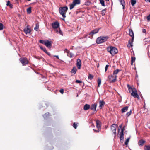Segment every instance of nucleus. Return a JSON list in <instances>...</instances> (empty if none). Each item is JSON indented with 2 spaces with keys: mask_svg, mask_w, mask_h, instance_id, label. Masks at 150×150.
<instances>
[{
  "mask_svg": "<svg viewBox=\"0 0 150 150\" xmlns=\"http://www.w3.org/2000/svg\"><path fill=\"white\" fill-rule=\"evenodd\" d=\"M128 89L129 92L131 93L132 96H133L134 98H139V96L137 93V90L135 88H132L129 85H127Z\"/></svg>",
  "mask_w": 150,
  "mask_h": 150,
  "instance_id": "nucleus-1",
  "label": "nucleus"
},
{
  "mask_svg": "<svg viewBox=\"0 0 150 150\" xmlns=\"http://www.w3.org/2000/svg\"><path fill=\"white\" fill-rule=\"evenodd\" d=\"M108 52H109L112 56H114L118 52L117 49L115 47L112 46L108 47L107 48Z\"/></svg>",
  "mask_w": 150,
  "mask_h": 150,
  "instance_id": "nucleus-2",
  "label": "nucleus"
},
{
  "mask_svg": "<svg viewBox=\"0 0 150 150\" xmlns=\"http://www.w3.org/2000/svg\"><path fill=\"white\" fill-rule=\"evenodd\" d=\"M68 9V7L66 6L60 7L59 9V12L60 14L62 15L64 18L66 17V13Z\"/></svg>",
  "mask_w": 150,
  "mask_h": 150,
  "instance_id": "nucleus-3",
  "label": "nucleus"
},
{
  "mask_svg": "<svg viewBox=\"0 0 150 150\" xmlns=\"http://www.w3.org/2000/svg\"><path fill=\"white\" fill-rule=\"evenodd\" d=\"M108 38V36H100L97 38L96 42L97 44H100L105 42Z\"/></svg>",
  "mask_w": 150,
  "mask_h": 150,
  "instance_id": "nucleus-4",
  "label": "nucleus"
},
{
  "mask_svg": "<svg viewBox=\"0 0 150 150\" xmlns=\"http://www.w3.org/2000/svg\"><path fill=\"white\" fill-rule=\"evenodd\" d=\"M129 35L132 37V38L131 40L130 41H129V44H128L127 46H129V47L132 46V43L133 42L134 38V33L132 30L131 29H129Z\"/></svg>",
  "mask_w": 150,
  "mask_h": 150,
  "instance_id": "nucleus-5",
  "label": "nucleus"
},
{
  "mask_svg": "<svg viewBox=\"0 0 150 150\" xmlns=\"http://www.w3.org/2000/svg\"><path fill=\"white\" fill-rule=\"evenodd\" d=\"M80 0H74L72 3L70 5V9L71 10L75 6L77 5H79L80 4Z\"/></svg>",
  "mask_w": 150,
  "mask_h": 150,
  "instance_id": "nucleus-6",
  "label": "nucleus"
},
{
  "mask_svg": "<svg viewBox=\"0 0 150 150\" xmlns=\"http://www.w3.org/2000/svg\"><path fill=\"white\" fill-rule=\"evenodd\" d=\"M19 60L20 62L22 64L23 66L25 65L28 64V60L26 58H20L19 59Z\"/></svg>",
  "mask_w": 150,
  "mask_h": 150,
  "instance_id": "nucleus-7",
  "label": "nucleus"
},
{
  "mask_svg": "<svg viewBox=\"0 0 150 150\" xmlns=\"http://www.w3.org/2000/svg\"><path fill=\"white\" fill-rule=\"evenodd\" d=\"M116 75L113 76L112 75L108 76V78L110 80V83L115 82L116 80Z\"/></svg>",
  "mask_w": 150,
  "mask_h": 150,
  "instance_id": "nucleus-8",
  "label": "nucleus"
},
{
  "mask_svg": "<svg viewBox=\"0 0 150 150\" xmlns=\"http://www.w3.org/2000/svg\"><path fill=\"white\" fill-rule=\"evenodd\" d=\"M117 127V125L114 124H112L111 127V129L112 132L115 135V137L116 135V128Z\"/></svg>",
  "mask_w": 150,
  "mask_h": 150,
  "instance_id": "nucleus-9",
  "label": "nucleus"
},
{
  "mask_svg": "<svg viewBox=\"0 0 150 150\" xmlns=\"http://www.w3.org/2000/svg\"><path fill=\"white\" fill-rule=\"evenodd\" d=\"M59 26V23L58 21H55L52 23V26L54 29H57Z\"/></svg>",
  "mask_w": 150,
  "mask_h": 150,
  "instance_id": "nucleus-10",
  "label": "nucleus"
},
{
  "mask_svg": "<svg viewBox=\"0 0 150 150\" xmlns=\"http://www.w3.org/2000/svg\"><path fill=\"white\" fill-rule=\"evenodd\" d=\"M81 61L79 59H78L76 61V66L78 69H80L81 66Z\"/></svg>",
  "mask_w": 150,
  "mask_h": 150,
  "instance_id": "nucleus-11",
  "label": "nucleus"
},
{
  "mask_svg": "<svg viewBox=\"0 0 150 150\" xmlns=\"http://www.w3.org/2000/svg\"><path fill=\"white\" fill-rule=\"evenodd\" d=\"M52 42L51 41H50L48 40H46L45 43V45L48 48H50L51 46V44Z\"/></svg>",
  "mask_w": 150,
  "mask_h": 150,
  "instance_id": "nucleus-12",
  "label": "nucleus"
},
{
  "mask_svg": "<svg viewBox=\"0 0 150 150\" xmlns=\"http://www.w3.org/2000/svg\"><path fill=\"white\" fill-rule=\"evenodd\" d=\"M99 30V29H96L95 30H93L91 32L89 33V35H90L91 36H93L94 34H95L98 33Z\"/></svg>",
  "mask_w": 150,
  "mask_h": 150,
  "instance_id": "nucleus-13",
  "label": "nucleus"
},
{
  "mask_svg": "<svg viewBox=\"0 0 150 150\" xmlns=\"http://www.w3.org/2000/svg\"><path fill=\"white\" fill-rule=\"evenodd\" d=\"M97 107V104H92L91 107H90V108L91 110H93V111H96V109Z\"/></svg>",
  "mask_w": 150,
  "mask_h": 150,
  "instance_id": "nucleus-14",
  "label": "nucleus"
},
{
  "mask_svg": "<svg viewBox=\"0 0 150 150\" xmlns=\"http://www.w3.org/2000/svg\"><path fill=\"white\" fill-rule=\"evenodd\" d=\"M99 108L100 109H101L104 106L105 103L103 100H100L99 102Z\"/></svg>",
  "mask_w": 150,
  "mask_h": 150,
  "instance_id": "nucleus-15",
  "label": "nucleus"
},
{
  "mask_svg": "<svg viewBox=\"0 0 150 150\" xmlns=\"http://www.w3.org/2000/svg\"><path fill=\"white\" fill-rule=\"evenodd\" d=\"M145 142L146 141L143 139L140 140L138 142L139 145L140 146H142L143 145L144 143H145Z\"/></svg>",
  "mask_w": 150,
  "mask_h": 150,
  "instance_id": "nucleus-16",
  "label": "nucleus"
},
{
  "mask_svg": "<svg viewBox=\"0 0 150 150\" xmlns=\"http://www.w3.org/2000/svg\"><path fill=\"white\" fill-rule=\"evenodd\" d=\"M100 123V122L99 120H97L96 121V127L98 129L100 128L101 125Z\"/></svg>",
  "mask_w": 150,
  "mask_h": 150,
  "instance_id": "nucleus-17",
  "label": "nucleus"
},
{
  "mask_svg": "<svg viewBox=\"0 0 150 150\" xmlns=\"http://www.w3.org/2000/svg\"><path fill=\"white\" fill-rule=\"evenodd\" d=\"M24 31L26 34L30 33L31 32L30 29L28 28H26L24 30Z\"/></svg>",
  "mask_w": 150,
  "mask_h": 150,
  "instance_id": "nucleus-18",
  "label": "nucleus"
},
{
  "mask_svg": "<svg viewBox=\"0 0 150 150\" xmlns=\"http://www.w3.org/2000/svg\"><path fill=\"white\" fill-rule=\"evenodd\" d=\"M128 108V107L127 106L124 107L121 109L122 112L123 113L126 112Z\"/></svg>",
  "mask_w": 150,
  "mask_h": 150,
  "instance_id": "nucleus-19",
  "label": "nucleus"
},
{
  "mask_svg": "<svg viewBox=\"0 0 150 150\" xmlns=\"http://www.w3.org/2000/svg\"><path fill=\"white\" fill-rule=\"evenodd\" d=\"M123 131L124 130L122 129L121 130V131L120 133V139H122L124 140V133H123Z\"/></svg>",
  "mask_w": 150,
  "mask_h": 150,
  "instance_id": "nucleus-20",
  "label": "nucleus"
},
{
  "mask_svg": "<svg viewBox=\"0 0 150 150\" xmlns=\"http://www.w3.org/2000/svg\"><path fill=\"white\" fill-rule=\"evenodd\" d=\"M121 4L122 5L123 7V9H124L125 6V1L124 0H119Z\"/></svg>",
  "mask_w": 150,
  "mask_h": 150,
  "instance_id": "nucleus-21",
  "label": "nucleus"
},
{
  "mask_svg": "<svg viewBox=\"0 0 150 150\" xmlns=\"http://www.w3.org/2000/svg\"><path fill=\"white\" fill-rule=\"evenodd\" d=\"M90 108V106L88 104H86L84 106L83 109L85 110H87Z\"/></svg>",
  "mask_w": 150,
  "mask_h": 150,
  "instance_id": "nucleus-22",
  "label": "nucleus"
},
{
  "mask_svg": "<svg viewBox=\"0 0 150 150\" xmlns=\"http://www.w3.org/2000/svg\"><path fill=\"white\" fill-rule=\"evenodd\" d=\"M77 69L76 67H74L71 69V73L75 74L76 72Z\"/></svg>",
  "mask_w": 150,
  "mask_h": 150,
  "instance_id": "nucleus-23",
  "label": "nucleus"
},
{
  "mask_svg": "<svg viewBox=\"0 0 150 150\" xmlns=\"http://www.w3.org/2000/svg\"><path fill=\"white\" fill-rule=\"evenodd\" d=\"M55 30L57 33H59V34L63 35V33L62 32L60 28H58L55 29Z\"/></svg>",
  "mask_w": 150,
  "mask_h": 150,
  "instance_id": "nucleus-24",
  "label": "nucleus"
},
{
  "mask_svg": "<svg viewBox=\"0 0 150 150\" xmlns=\"http://www.w3.org/2000/svg\"><path fill=\"white\" fill-rule=\"evenodd\" d=\"M144 150H150V145H146L144 147Z\"/></svg>",
  "mask_w": 150,
  "mask_h": 150,
  "instance_id": "nucleus-25",
  "label": "nucleus"
},
{
  "mask_svg": "<svg viewBox=\"0 0 150 150\" xmlns=\"http://www.w3.org/2000/svg\"><path fill=\"white\" fill-rule=\"evenodd\" d=\"M120 71V70L118 69L114 71L113 73V75H116V74H117L119 71Z\"/></svg>",
  "mask_w": 150,
  "mask_h": 150,
  "instance_id": "nucleus-26",
  "label": "nucleus"
},
{
  "mask_svg": "<svg viewBox=\"0 0 150 150\" xmlns=\"http://www.w3.org/2000/svg\"><path fill=\"white\" fill-rule=\"evenodd\" d=\"M31 7H30L27 9V12L28 14H30L31 13Z\"/></svg>",
  "mask_w": 150,
  "mask_h": 150,
  "instance_id": "nucleus-27",
  "label": "nucleus"
},
{
  "mask_svg": "<svg viewBox=\"0 0 150 150\" xmlns=\"http://www.w3.org/2000/svg\"><path fill=\"white\" fill-rule=\"evenodd\" d=\"M49 116V113L48 112L45 113L43 115V117L45 119H46Z\"/></svg>",
  "mask_w": 150,
  "mask_h": 150,
  "instance_id": "nucleus-28",
  "label": "nucleus"
},
{
  "mask_svg": "<svg viewBox=\"0 0 150 150\" xmlns=\"http://www.w3.org/2000/svg\"><path fill=\"white\" fill-rule=\"evenodd\" d=\"M98 87H99L101 83V79L99 78L98 79Z\"/></svg>",
  "mask_w": 150,
  "mask_h": 150,
  "instance_id": "nucleus-29",
  "label": "nucleus"
},
{
  "mask_svg": "<svg viewBox=\"0 0 150 150\" xmlns=\"http://www.w3.org/2000/svg\"><path fill=\"white\" fill-rule=\"evenodd\" d=\"M74 55V54L71 52H69L68 53H67V56L70 58H72Z\"/></svg>",
  "mask_w": 150,
  "mask_h": 150,
  "instance_id": "nucleus-30",
  "label": "nucleus"
},
{
  "mask_svg": "<svg viewBox=\"0 0 150 150\" xmlns=\"http://www.w3.org/2000/svg\"><path fill=\"white\" fill-rule=\"evenodd\" d=\"M136 1L135 0H131V4L132 6H134L136 4Z\"/></svg>",
  "mask_w": 150,
  "mask_h": 150,
  "instance_id": "nucleus-31",
  "label": "nucleus"
},
{
  "mask_svg": "<svg viewBox=\"0 0 150 150\" xmlns=\"http://www.w3.org/2000/svg\"><path fill=\"white\" fill-rule=\"evenodd\" d=\"M39 29V25L38 23L36 24L35 27H34V29L35 30L37 31Z\"/></svg>",
  "mask_w": 150,
  "mask_h": 150,
  "instance_id": "nucleus-32",
  "label": "nucleus"
},
{
  "mask_svg": "<svg viewBox=\"0 0 150 150\" xmlns=\"http://www.w3.org/2000/svg\"><path fill=\"white\" fill-rule=\"evenodd\" d=\"M130 138H127L125 142V144L126 145H127L128 144V142Z\"/></svg>",
  "mask_w": 150,
  "mask_h": 150,
  "instance_id": "nucleus-33",
  "label": "nucleus"
},
{
  "mask_svg": "<svg viewBox=\"0 0 150 150\" xmlns=\"http://www.w3.org/2000/svg\"><path fill=\"white\" fill-rule=\"evenodd\" d=\"M100 2L103 6H105V5L104 4V0H100Z\"/></svg>",
  "mask_w": 150,
  "mask_h": 150,
  "instance_id": "nucleus-34",
  "label": "nucleus"
},
{
  "mask_svg": "<svg viewBox=\"0 0 150 150\" xmlns=\"http://www.w3.org/2000/svg\"><path fill=\"white\" fill-rule=\"evenodd\" d=\"M6 5L7 6H9L10 7H12V5L10 4V1H8L7 2V3L6 4Z\"/></svg>",
  "mask_w": 150,
  "mask_h": 150,
  "instance_id": "nucleus-35",
  "label": "nucleus"
},
{
  "mask_svg": "<svg viewBox=\"0 0 150 150\" xmlns=\"http://www.w3.org/2000/svg\"><path fill=\"white\" fill-rule=\"evenodd\" d=\"M105 9L101 11V14L102 16H104L105 14Z\"/></svg>",
  "mask_w": 150,
  "mask_h": 150,
  "instance_id": "nucleus-36",
  "label": "nucleus"
},
{
  "mask_svg": "<svg viewBox=\"0 0 150 150\" xmlns=\"http://www.w3.org/2000/svg\"><path fill=\"white\" fill-rule=\"evenodd\" d=\"M93 76L91 74H89L88 76V79L91 80L93 79Z\"/></svg>",
  "mask_w": 150,
  "mask_h": 150,
  "instance_id": "nucleus-37",
  "label": "nucleus"
},
{
  "mask_svg": "<svg viewBox=\"0 0 150 150\" xmlns=\"http://www.w3.org/2000/svg\"><path fill=\"white\" fill-rule=\"evenodd\" d=\"M40 47L44 52L46 51V50L45 48L43 47L42 46H40Z\"/></svg>",
  "mask_w": 150,
  "mask_h": 150,
  "instance_id": "nucleus-38",
  "label": "nucleus"
},
{
  "mask_svg": "<svg viewBox=\"0 0 150 150\" xmlns=\"http://www.w3.org/2000/svg\"><path fill=\"white\" fill-rule=\"evenodd\" d=\"M91 4V2H90V1H87L85 2V5H86L87 6H88L90 5Z\"/></svg>",
  "mask_w": 150,
  "mask_h": 150,
  "instance_id": "nucleus-39",
  "label": "nucleus"
},
{
  "mask_svg": "<svg viewBox=\"0 0 150 150\" xmlns=\"http://www.w3.org/2000/svg\"><path fill=\"white\" fill-rule=\"evenodd\" d=\"M131 113H132V111H131V110L129 112H127L126 113V115L127 116H129L131 115Z\"/></svg>",
  "mask_w": 150,
  "mask_h": 150,
  "instance_id": "nucleus-40",
  "label": "nucleus"
},
{
  "mask_svg": "<svg viewBox=\"0 0 150 150\" xmlns=\"http://www.w3.org/2000/svg\"><path fill=\"white\" fill-rule=\"evenodd\" d=\"M46 40H40L39 41L40 43L44 44Z\"/></svg>",
  "mask_w": 150,
  "mask_h": 150,
  "instance_id": "nucleus-41",
  "label": "nucleus"
},
{
  "mask_svg": "<svg viewBox=\"0 0 150 150\" xmlns=\"http://www.w3.org/2000/svg\"><path fill=\"white\" fill-rule=\"evenodd\" d=\"M135 57H131V62H134L135 60Z\"/></svg>",
  "mask_w": 150,
  "mask_h": 150,
  "instance_id": "nucleus-42",
  "label": "nucleus"
},
{
  "mask_svg": "<svg viewBox=\"0 0 150 150\" xmlns=\"http://www.w3.org/2000/svg\"><path fill=\"white\" fill-rule=\"evenodd\" d=\"M3 25L1 23H0V30H1L3 29Z\"/></svg>",
  "mask_w": 150,
  "mask_h": 150,
  "instance_id": "nucleus-43",
  "label": "nucleus"
},
{
  "mask_svg": "<svg viewBox=\"0 0 150 150\" xmlns=\"http://www.w3.org/2000/svg\"><path fill=\"white\" fill-rule=\"evenodd\" d=\"M73 127L75 129H76L77 127V125L75 124V123H74L73 125Z\"/></svg>",
  "mask_w": 150,
  "mask_h": 150,
  "instance_id": "nucleus-44",
  "label": "nucleus"
},
{
  "mask_svg": "<svg viewBox=\"0 0 150 150\" xmlns=\"http://www.w3.org/2000/svg\"><path fill=\"white\" fill-rule=\"evenodd\" d=\"M59 92L62 93L63 94L64 92V90L63 89H61L60 91Z\"/></svg>",
  "mask_w": 150,
  "mask_h": 150,
  "instance_id": "nucleus-45",
  "label": "nucleus"
},
{
  "mask_svg": "<svg viewBox=\"0 0 150 150\" xmlns=\"http://www.w3.org/2000/svg\"><path fill=\"white\" fill-rule=\"evenodd\" d=\"M108 66H109V65H106L105 68V72H106L107 71V70L108 69Z\"/></svg>",
  "mask_w": 150,
  "mask_h": 150,
  "instance_id": "nucleus-46",
  "label": "nucleus"
},
{
  "mask_svg": "<svg viewBox=\"0 0 150 150\" xmlns=\"http://www.w3.org/2000/svg\"><path fill=\"white\" fill-rule=\"evenodd\" d=\"M76 82L77 83H82V81H81L78 80H76Z\"/></svg>",
  "mask_w": 150,
  "mask_h": 150,
  "instance_id": "nucleus-47",
  "label": "nucleus"
},
{
  "mask_svg": "<svg viewBox=\"0 0 150 150\" xmlns=\"http://www.w3.org/2000/svg\"><path fill=\"white\" fill-rule=\"evenodd\" d=\"M147 19L149 21V20H150V14H149L147 16Z\"/></svg>",
  "mask_w": 150,
  "mask_h": 150,
  "instance_id": "nucleus-48",
  "label": "nucleus"
},
{
  "mask_svg": "<svg viewBox=\"0 0 150 150\" xmlns=\"http://www.w3.org/2000/svg\"><path fill=\"white\" fill-rule=\"evenodd\" d=\"M64 52H67V53H68L69 51L67 49H65L64 50Z\"/></svg>",
  "mask_w": 150,
  "mask_h": 150,
  "instance_id": "nucleus-49",
  "label": "nucleus"
},
{
  "mask_svg": "<svg viewBox=\"0 0 150 150\" xmlns=\"http://www.w3.org/2000/svg\"><path fill=\"white\" fill-rule=\"evenodd\" d=\"M122 124H121V125H120L119 126V127L120 128V129H121V130L122 129H122Z\"/></svg>",
  "mask_w": 150,
  "mask_h": 150,
  "instance_id": "nucleus-50",
  "label": "nucleus"
},
{
  "mask_svg": "<svg viewBox=\"0 0 150 150\" xmlns=\"http://www.w3.org/2000/svg\"><path fill=\"white\" fill-rule=\"evenodd\" d=\"M142 31L144 33H145L146 32V30L145 29H143L142 30Z\"/></svg>",
  "mask_w": 150,
  "mask_h": 150,
  "instance_id": "nucleus-51",
  "label": "nucleus"
},
{
  "mask_svg": "<svg viewBox=\"0 0 150 150\" xmlns=\"http://www.w3.org/2000/svg\"><path fill=\"white\" fill-rule=\"evenodd\" d=\"M54 57H56L58 59H59V57L58 55H54Z\"/></svg>",
  "mask_w": 150,
  "mask_h": 150,
  "instance_id": "nucleus-52",
  "label": "nucleus"
},
{
  "mask_svg": "<svg viewBox=\"0 0 150 150\" xmlns=\"http://www.w3.org/2000/svg\"><path fill=\"white\" fill-rule=\"evenodd\" d=\"M93 130L94 131V132H98L99 131V130H95V129H93Z\"/></svg>",
  "mask_w": 150,
  "mask_h": 150,
  "instance_id": "nucleus-53",
  "label": "nucleus"
},
{
  "mask_svg": "<svg viewBox=\"0 0 150 150\" xmlns=\"http://www.w3.org/2000/svg\"><path fill=\"white\" fill-rule=\"evenodd\" d=\"M120 141L121 143H122L123 142L124 140L122 139H120Z\"/></svg>",
  "mask_w": 150,
  "mask_h": 150,
  "instance_id": "nucleus-54",
  "label": "nucleus"
},
{
  "mask_svg": "<svg viewBox=\"0 0 150 150\" xmlns=\"http://www.w3.org/2000/svg\"><path fill=\"white\" fill-rule=\"evenodd\" d=\"M47 55H48L49 56H50V53L49 52H48L47 53Z\"/></svg>",
  "mask_w": 150,
  "mask_h": 150,
  "instance_id": "nucleus-55",
  "label": "nucleus"
},
{
  "mask_svg": "<svg viewBox=\"0 0 150 150\" xmlns=\"http://www.w3.org/2000/svg\"><path fill=\"white\" fill-rule=\"evenodd\" d=\"M45 53H46L47 54V53L48 52H47V51L46 50V51L44 52Z\"/></svg>",
  "mask_w": 150,
  "mask_h": 150,
  "instance_id": "nucleus-56",
  "label": "nucleus"
},
{
  "mask_svg": "<svg viewBox=\"0 0 150 150\" xmlns=\"http://www.w3.org/2000/svg\"><path fill=\"white\" fill-rule=\"evenodd\" d=\"M45 53H46L47 54V53L48 52H47V51L46 50V51L44 52Z\"/></svg>",
  "mask_w": 150,
  "mask_h": 150,
  "instance_id": "nucleus-57",
  "label": "nucleus"
},
{
  "mask_svg": "<svg viewBox=\"0 0 150 150\" xmlns=\"http://www.w3.org/2000/svg\"><path fill=\"white\" fill-rule=\"evenodd\" d=\"M133 62H131V65H133Z\"/></svg>",
  "mask_w": 150,
  "mask_h": 150,
  "instance_id": "nucleus-58",
  "label": "nucleus"
},
{
  "mask_svg": "<svg viewBox=\"0 0 150 150\" xmlns=\"http://www.w3.org/2000/svg\"><path fill=\"white\" fill-rule=\"evenodd\" d=\"M146 1H148L149 0H145Z\"/></svg>",
  "mask_w": 150,
  "mask_h": 150,
  "instance_id": "nucleus-59",
  "label": "nucleus"
},
{
  "mask_svg": "<svg viewBox=\"0 0 150 150\" xmlns=\"http://www.w3.org/2000/svg\"><path fill=\"white\" fill-rule=\"evenodd\" d=\"M106 1H109V0H105Z\"/></svg>",
  "mask_w": 150,
  "mask_h": 150,
  "instance_id": "nucleus-60",
  "label": "nucleus"
},
{
  "mask_svg": "<svg viewBox=\"0 0 150 150\" xmlns=\"http://www.w3.org/2000/svg\"><path fill=\"white\" fill-rule=\"evenodd\" d=\"M149 1V2H150V0H149V1Z\"/></svg>",
  "mask_w": 150,
  "mask_h": 150,
  "instance_id": "nucleus-61",
  "label": "nucleus"
},
{
  "mask_svg": "<svg viewBox=\"0 0 150 150\" xmlns=\"http://www.w3.org/2000/svg\"><path fill=\"white\" fill-rule=\"evenodd\" d=\"M120 130V129H118V131H119H119Z\"/></svg>",
  "mask_w": 150,
  "mask_h": 150,
  "instance_id": "nucleus-62",
  "label": "nucleus"
},
{
  "mask_svg": "<svg viewBox=\"0 0 150 150\" xmlns=\"http://www.w3.org/2000/svg\"><path fill=\"white\" fill-rule=\"evenodd\" d=\"M99 67V66H98H98H97V67Z\"/></svg>",
  "mask_w": 150,
  "mask_h": 150,
  "instance_id": "nucleus-63",
  "label": "nucleus"
},
{
  "mask_svg": "<svg viewBox=\"0 0 150 150\" xmlns=\"http://www.w3.org/2000/svg\"><path fill=\"white\" fill-rule=\"evenodd\" d=\"M78 95H77V97H78Z\"/></svg>",
  "mask_w": 150,
  "mask_h": 150,
  "instance_id": "nucleus-64",
  "label": "nucleus"
}]
</instances>
